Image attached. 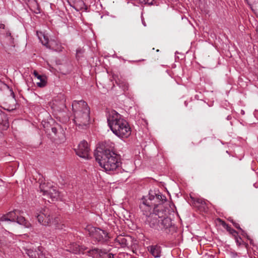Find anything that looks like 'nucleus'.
<instances>
[{"label":"nucleus","instance_id":"obj_1","mask_svg":"<svg viewBox=\"0 0 258 258\" xmlns=\"http://www.w3.org/2000/svg\"><path fill=\"white\" fill-rule=\"evenodd\" d=\"M165 211L161 205L154 207L153 212L148 216L147 221L150 227L158 231H164L166 233L170 232L172 228L171 220L165 217Z\"/></svg>","mask_w":258,"mask_h":258},{"label":"nucleus","instance_id":"obj_2","mask_svg":"<svg viewBox=\"0 0 258 258\" xmlns=\"http://www.w3.org/2000/svg\"><path fill=\"white\" fill-rule=\"evenodd\" d=\"M94 156L99 165L106 171H113L120 165L119 156L107 148L98 147L95 151Z\"/></svg>","mask_w":258,"mask_h":258},{"label":"nucleus","instance_id":"obj_3","mask_svg":"<svg viewBox=\"0 0 258 258\" xmlns=\"http://www.w3.org/2000/svg\"><path fill=\"white\" fill-rule=\"evenodd\" d=\"M74 121L79 130L87 128L90 122V108L83 101L75 100L72 103Z\"/></svg>","mask_w":258,"mask_h":258},{"label":"nucleus","instance_id":"obj_4","mask_svg":"<svg viewBox=\"0 0 258 258\" xmlns=\"http://www.w3.org/2000/svg\"><path fill=\"white\" fill-rule=\"evenodd\" d=\"M108 125L112 132L120 138H127L131 129L127 122L115 110H112L107 118Z\"/></svg>","mask_w":258,"mask_h":258},{"label":"nucleus","instance_id":"obj_5","mask_svg":"<svg viewBox=\"0 0 258 258\" xmlns=\"http://www.w3.org/2000/svg\"><path fill=\"white\" fill-rule=\"evenodd\" d=\"M21 212L19 210H14L4 215L0 218V221L16 222L20 225H24L25 227H29L30 225L29 222L27 221L25 218L21 215Z\"/></svg>","mask_w":258,"mask_h":258},{"label":"nucleus","instance_id":"obj_6","mask_svg":"<svg viewBox=\"0 0 258 258\" xmlns=\"http://www.w3.org/2000/svg\"><path fill=\"white\" fill-rule=\"evenodd\" d=\"M87 229L90 236L98 242H103L108 238V233L100 228L88 226Z\"/></svg>","mask_w":258,"mask_h":258},{"label":"nucleus","instance_id":"obj_7","mask_svg":"<svg viewBox=\"0 0 258 258\" xmlns=\"http://www.w3.org/2000/svg\"><path fill=\"white\" fill-rule=\"evenodd\" d=\"M35 217L37 218L39 223L44 226L48 225L51 223L52 219L50 212L47 208L36 213Z\"/></svg>","mask_w":258,"mask_h":258},{"label":"nucleus","instance_id":"obj_8","mask_svg":"<svg viewBox=\"0 0 258 258\" xmlns=\"http://www.w3.org/2000/svg\"><path fill=\"white\" fill-rule=\"evenodd\" d=\"M76 154L80 157L88 159L89 158L90 149L88 143L85 141H83L78 146V148L75 150Z\"/></svg>","mask_w":258,"mask_h":258},{"label":"nucleus","instance_id":"obj_9","mask_svg":"<svg viewBox=\"0 0 258 258\" xmlns=\"http://www.w3.org/2000/svg\"><path fill=\"white\" fill-rule=\"evenodd\" d=\"M42 247H38L37 250L31 248L26 249V253L30 258H49L43 253Z\"/></svg>","mask_w":258,"mask_h":258},{"label":"nucleus","instance_id":"obj_10","mask_svg":"<svg viewBox=\"0 0 258 258\" xmlns=\"http://www.w3.org/2000/svg\"><path fill=\"white\" fill-rule=\"evenodd\" d=\"M37 35L43 45L46 46L47 47H49L53 49H54L56 51L61 50V49L58 46L57 47H53V43H54L55 42L53 41H51L50 42H49L48 37L44 34H42V33H40V34L39 35V34L37 33Z\"/></svg>","mask_w":258,"mask_h":258},{"label":"nucleus","instance_id":"obj_11","mask_svg":"<svg viewBox=\"0 0 258 258\" xmlns=\"http://www.w3.org/2000/svg\"><path fill=\"white\" fill-rule=\"evenodd\" d=\"M153 206H154L153 202H149L146 200V198H143L140 208L143 211L144 215L148 216L149 213L151 214L150 211Z\"/></svg>","mask_w":258,"mask_h":258},{"label":"nucleus","instance_id":"obj_12","mask_svg":"<svg viewBox=\"0 0 258 258\" xmlns=\"http://www.w3.org/2000/svg\"><path fill=\"white\" fill-rule=\"evenodd\" d=\"M87 249V248L85 246H80L76 243H73L70 244L69 249L67 250L74 253L78 254L80 252L83 253Z\"/></svg>","mask_w":258,"mask_h":258},{"label":"nucleus","instance_id":"obj_13","mask_svg":"<svg viewBox=\"0 0 258 258\" xmlns=\"http://www.w3.org/2000/svg\"><path fill=\"white\" fill-rule=\"evenodd\" d=\"M209 202L203 199H197L194 201V204L196 207L201 211H206L208 208Z\"/></svg>","mask_w":258,"mask_h":258},{"label":"nucleus","instance_id":"obj_14","mask_svg":"<svg viewBox=\"0 0 258 258\" xmlns=\"http://www.w3.org/2000/svg\"><path fill=\"white\" fill-rule=\"evenodd\" d=\"M73 4V7L78 11L81 10L86 11L87 7L84 0H70Z\"/></svg>","mask_w":258,"mask_h":258},{"label":"nucleus","instance_id":"obj_15","mask_svg":"<svg viewBox=\"0 0 258 258\" xmlns=\"http://www.w3.org/2000/svg\"><path fill=\"white\" fill-rule=\"evenodd\" d=\"M0 126H2L3 130H6L9 126L6 114L0 110Z\"/></svg>","mask_w":258,"mask_h":258},{"label":"nucleus","instance_id":"obj_16","mask_svg":"<svg viewBox=\"0 0 258 258\" xmlns=\"http://www.w3.org/2000/svg\"><path fill=\"white\" fill-rule=\"evenodd\" d=\"M246 1L258 18V0H246Z\"/></svg>","mask_w":258,"mask_h":258},{"label":"nucleus","instance_id":"obj_17","mask_svg":"<svg viewBox=\"0 0 258 258\" xmlns=\"http://www.w3.org/2000/svg\"><path fill=\"white\" fill-rule=\"evenodd\" d=\"M148 250L155 257L160 256V247L158 245H152L148 247Z\"/></svg>","mask_w":258,"mask_h":258},{"label":"nucleus","instance_id":"obj_18","mask_svg":"<svg viewBox=\"0 0 258 258\" xmlns=\"http://www.w3.org/2000/svg\"><path fill=\"white\" fill-rule=\"evenodd\" d=\"M50 196L52 200H57L59 199L60 193L56 190L54 187L49 188V191L47 194Z\"/></svg>","mask_w":258,"mask_h":258},{"label":"nucleus","instance_id":"obj_19","mask_svg":"<svg viewBox=\"0 0 258 258\" xmlns=\"http://www.w3.org/2000/svg\"><path fill=\"white\" fill-rule=\"evenodd\" d=\"M220 222L223 227L225 228L230 234L232 235L233 236H236L238 234L237 232L226 224L225 221L220 220Z\"/></svg>","mask_w":258,"mask_h":258},{"label":"nucleus","instance_id":"obj_20","mask_svg":"<svg viewBox=\"0 0 258 258\" xmlns=\"http://www.w3.org/2000/svg\"><path fill=\"white\" fill-rule=\"evenodd\" d=\"M52 186L49 185L48 183H41L39 186L40 190L44 195H47L49 191V188H52Z\"/></svg>","mask_w":258,"mask_h":258},{"label":"nucleus","instance_id":"obj_21","mask_svg":"<svg viewBox=\"0 0 258 258\" xmlns=\"http://www.w3.org/2000/svg\"><path fill=\"white\" fill-rule=\"evenodd\" d=\"M116 241L118 242L122 247H125L128 244V240L124 237L119 235L116 238Z\"/></svg>","mask_w":258,"mask_h":258},{"label":"nucleus","instance_id":"obj_22","mask_svg":"<svg viewBox=\"0 0 258 258\" xmlns=\"http://www.w3.org/2000/svg\"><path fill=\"white\" fill-rule=\"evenodd\" d=\"M102 251V249H99L97 248H93L88 251V255L94 257L96 254L100 257V253Z\"/></svg>","mask_w":258,"mask_h":258},{"label":"nucleus","instance_id":"obj_23","mask_svg":"<svg viewBox=\"0 0 258 258\" xmlns=\"http://www.w3.org/2000/svg\"><path fill=\"white\" fill-rule=\"evenodd\" d=\"M154 195L155 199L154 202H153L154 207L157 205H161L163 207V206L160 203L163 200L162 198V196L155 193H154Z\"/></svg>","mask_w":258,"mask_h":258},{"label":"nucleus","instance_id":"obj_24","mask_svg":"<svg viewBox=\"0 0 258 258\" xmlns=\"http://www.w3.org/2000/svg\"><path fill=\"white\" fill-rule=\"evenodd\" d=\"M116 83L120 87L122 88L123 90H125L128 89V84L124 81L118 79V81H116Z\"/></svg>","mask_w":258,"mask_h":258},{"label":"nucleus","instance_id":"obj_25","mask_svg":"<svg viewBox=\"0 0 258 258\" xmlns=\"http://www.w3.org/2000/svg\"><path fill=\"white\" fill-rule=\"evenodd\" d=\"M5 35L6 37L8 38V40L9 41V44L12 46H14V38L12 36L11 33L9 30H6Z\"/></svg>","mask_w":258,"mask_h":258},{"label":"nucleus","instance_id":"obj_26","mask_svg":"<svg viewBox=\"0 0 258 258\" xmlns=\"http://www.w3.org/2000/svg\"><path fill=\"white\" fill-rule=\"evenodd\" d=\"M37 85L39 87H44L47 83V79L46 77L44 76L42 77V79L37 82Z\"/></svg>","mask_w":258,"mask_h":258},{"label":"nucleus","instance_id":"obj_27","mask_svg":"<svg viewBox=\"0 0 258 258\" xmlns=\"http://www.w3.org/2000/svg\"><path fill=\"white\" fill-rule=\"evenodd\" d=\"M100 257L102 258H113L114 256L112 253H108L102 250V251L100 253Z\"/></svg>","mask_w":258,"mask_h":258},{"label":"nucleus","instance_id":"obj_28","mask_svg":"<svg viewBox=\"0 0 258 258\" xmlns=\"http://www.w3.org/2000/svg\"><path fill=\"white\" fill-rule=\"evenodd\" d=\"M234 237L237 245L239 246L242 244V243H243V240H242L241 237L238 236V234Z\"/></svg>","mask_w":258,"mask_h":258},{"label":"nucleus","instance_id":"obj_29","mask_svg":"<svg viewBox=\"0 0 258 258\" xmlns=\"http://www.w3.org/2000/svg\"><path fill=\"white\" fill-rule=\"evenodd\" d=\"M155 199V198L154 194H152L151 192L149 193L148 199H146V200H147L149 202H154Z\"/></svg>","mask_w":258,"mask_h":258},{"label":"nucleus","instance_id":"obj_30","mask_svg":"<svg viewBox=\"0 0 258 258\" xmlns=\"http://www.w3.org/2000/svg\"><path fill=\"white\" fill-rule=\"evenodd\" d=\"M6 29L5 25L4 24L1 23L0 24V34L3 33V30H5Z\"/></svg>","mask_w":258,"mask_h":258},{"label":"nucleus","instance_id":"obj_31","mask_svg":"<svg viewBox=\"0 0 258 258\" xmlns=\"http://www.w3.org/2000/svg\"><path fill=\"white\" fill-rule=\"evenodd\" d=\"M51 131L54 135H56L57 134L58 129L55 127H53L51 128Z\"/></svg>","mask_w":258,"mask_h":258},{"label":"nucleus","instance_id":"obj_32","mask_svg":"<svg viewBox=\"0 0 258 258\" xmlns=\"http://www.w3.org/2000/svg\"><path fill=\"white\" fill-rule=\"evenodd\" d=\"M233 223V225L235 227V228H236L237 229H240V226L238 224L236 223Z\"/></svg>","mask_w":258,"mask_h":258},{"label":"nucleus","instance_id":"obj_33","mask_svg":"<svg viewBox=\"0 0 258 258\" xmlns=\"http://www.w3.org/2000/svg\"><path fill=\"white\" fill-rule=\"evenodd\" d=\"M44 75H38L37 77H36V78H37V80L39 81L42 79V77H44Z\"/></svg>","mask_w":258,"mask_h":258},{"label":"nucleus","instance_id":"obj_34","mask_svg":"<svg viewBox=\"0 0 258 258\" xmlns=\"http://www.w3.org/2000/svg\"><path fill=\"white\" fill-rule=\"evenodd\" d=\"M33 75L36 78L39 75L38 72L36 71L33 72Z\"/></svg>","mask_w":258,"mask_h":258},{"label":"nucleus","instance_id":"obj_35","mask_svg":"<svg viewBox=\"0 0 258 258\" xmlns=\"http://www.w3.org/2000/svg\"><path fill=\"white\" fill-rule=\"evenodd\" d=\"M26 2H29L30 0H25Z\"/></svg>","mask_w":258,"mask_h":258},{"label":"nucleus","instance_id":"obj_36","mask_svg":"<svg viewBox=\"0 0 258 258\" xmlns=\"http://www.w3.org/2000/svg\"><path fill=\"white\" fill-rule=\"evenodd\" d=\"M77 54H78V53H79V51H78V50H77Z\"/></svg>","mask_w":258,"mask_h":258}]
</instances>
